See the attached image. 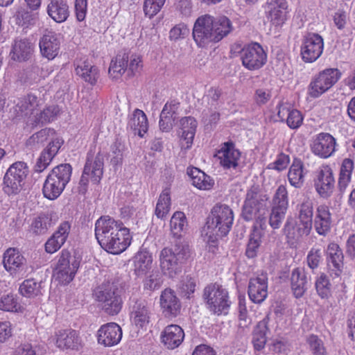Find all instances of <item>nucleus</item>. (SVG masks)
<instances>
[{
    "label": "nucleus",
    "instance_id": "nucleus-1",
    "mask_svg": "<svg viewBox=\"0 0 355 355\" xmlns=\"http://www.w3.org/2000/svg\"><path fill=\"white\" fill-rule=\"evenodd\" d=\"M95 236L103 249L114 254L125 250L132 240L129 229L109 216H101L96 221Z\"/></svg>",
    "mask_w": 355,
    "mask_h": 355
},
{
    "label": "nucleus",
    "instance_id": "nucleus-2",
    "mask_svg": "<svg viewBox=\"0 0 355 355\" xmlns=\"http://www.w3.org/2000/svg\"><path fill=\"white\" fill-rule=\"evenodd\" d=\"M230 20L225 17L214 18L206 14L196 20L193 28V38L199 47H205L216 43L232 31Z\"/></svg>",
    "mask_w": 355,
    "mask_h": 355
},
{
    "label": "nucleus",
    "instance_id": "nucleus-3",
    "mask_svg": "<svg viewBox=\"0 0 355 355\" xmlns=\"http://www.w3.org/2000/svg\"><path fill=\"white\" fill-rule=\"evenodd\" d=\"M234 214L226 205H215L203 230L204 240L214 245L219 238L226 236L233 224Z\"/></svg>",
    "mask_w": 355,
    "mask_h": 355
},
{
    "label": "nucleus",
    "instance_id": "nucleus-4",
    "mask_svg": "<svg viewBox=\"0 0 355 355\" xmlns=\"http://www.w3.org/2000/svg\"><path fill=\"white\" fill-rule=\"evenodd\" d=\"M313 216V203L307 200L300 205L298 220L291 216L287 218L283 232L289 243H297L310 234L312 230Z\"/></svg>",
    "mask_w": 355,
    "mask_h": 355
},
{
    "label": "nucleus",
    "instance_id": "nucleus-5",
    "mask_svg": "<svg viewBox=\"0 0 355 355\" xmlns=\"http://www.w3.org/2000/svg\"><path fill=\"white\" fill-rule=\"evenodd\" d=\"M189 257V246L184 241H178L171 247L164 248L159 255L162 273L169 277H174L181 272L182 263Z\"/></svg>",
    "mask_w": 355,
    "mask_h": 355
},
{
    "label": "nucleus",
    "instance_id": "nucleus-6",
    "mask_svg": "<svg viewBox=\"0 0 355 355\" xmlns=\"http://www.w3.org/2000/svg\"><path fill=\"white\" fill-rule=\"evenodd\" d=\"M72 168L62 164L53 168L46 177L43 186L44 196L49 200L58 198L71 179Z\"/></svg>",
    "mask_w": 355,
    "mask_h": 355
},
{
    "label": "nucleus",
    "instance_id": "nucleus-7",
    "mask_svg": "<svg viewBox=\"0 0 355 355\" xmlns=\"http://www.w3.org/2000/svg\"><path fill=\"white\" fill-rule=\"evenodd\" d=\"M94 297L102 309L109 315L117 314L122 306L121 291L114 282H106L94 291Z\"/></svg>",
    "mask_w": 355,
    "mask_h": 355
},
{
    "label": "nucleus",
    "instance_id": "nucleus-8",
    "mask_svg": "<svg viewBox=\"0 0 355 355\" xmlns=\"http://www.w3.org/2000/svg\"><path fill=\"white\" fill-rule=\"evenodd\" d=\"M203 300L207 309L213 314H227L230 309L227 291L217 284H211L204 288Z\"/></svg>",
    "mask_w": 355,
    "mask_h": 355
},
{
    "label": "nucleus",
    "instance_id": "nucleus-9",
    "mask_svg": "<svg viewBox=\"0 0 355 355\" xmlns=\"http://www.w3.org/2000/svg\"><path fill=\"white\" fill-rule=\"evenodd\" d=\"M337 68H327L313 76L307 87V94L312 98H318L327 92L341 78Z\"/></svg>",
    "mask_w": 355,
    "mask_h": 355
},
{
    "label": "nucleus",
    "instance_id": "nucleus-10",
    "mask_svg": "<svg viewBox=\"0 0 355 355\" xmlns=\"http://www.w3.org/2000/svg\"><path fill=\"white\" fill-rule=\"evenodd\" d=\"M266 196L257 187H252L247 191L242 208V216L246 221L262 220L266 212Z\"/></svg>",
    "mask_w": 355,
    "mask_h": 355
},
{
    "label": "nucleus",
    "instance_id": "nucleus-11",
    "mask_svg": "<svg viewBox=\"0 0 355 355\" xmlns=\"http://www.w3.org/2000/svg\"><path fill=\"white\" fill-rule=\"evenodd\" d=\"M80 262L79 257L71 256L68 251L62 250L53 270V278L60 284H69L75 277Z\"/></svg>",
    "mask_w": 355,
    "mask_h": 355
},
{
    "label": "nucleus",
    "instance_id": "nucleus-12",
    "mask_svg": "<svg viewBox=\"0 0 355 355\" xmlns=\"http://www.w3.org/2000/svg\"><path fill=\"white\" fill-rule=\"evenodd\" d=\"M104 157L98 153L95 157L88 154L84 170L78 187V192L85 194L89 181L98 184L103 174Z\"/></svg>",
    "mask_w": 355,
    "mask_h": 355
},
{
    "label": "nucleus",
    "instance_id": "nucleus-13",
    "mask_svg": "<svg viewBox=\"0 0 355 355\" xmlns=\"http://www.w3.org/2000/svg\"><path fill=\"white\" fill-rule=\"evenodd\" d=\"M28 167L24 162L13 163L7 170L3 178V190L8 195L19 193L28 174Z\"/></svg>",
    "mask_w": 355,
    "mask_h": 355
},
{
    "label": "nucleus",
    "instance_id": "nucleus-14",
    "mask_svg": "<svg viewBox=\"0 0 355 355\" xmlns=\"http://www.w3.org/2000/svg\"><path fill=\"white\" fill-rule=\"evenodd\" d=\"M241 59L244 67L254 71L266 63L267 54L259 44L254 42L245 46L241 50Z\"/></svg>",
    "mask_w": 355,
    "mask_h": 355
},
{
    "label": "nucleus",
    "instance_id": "nucleus-15",
    "mask_svg": "<svg viewBox=\"0 0 355 355\" xmlns=\"http://www.w3.org/2000/svg\"><path fill=\"white\" fill-rule=\"evenodd\" d=\"M324 41L322 36L315 33H306L302 39L301 55L305 62H313L323 52Z\"/></svg>",
    "mask_w": 355,
    "mask_h": 355
},
{
    "label": "nucleus",
    "instance_id": "nucleus-16",
    "mask_svg": "<svg viewBox=\"0 0 355 355\" xmlns=\"http://www.w3.org/2000/svg\"><path fill=\"white\" fill-rule=\"evenodd\" d=\"M2 263L5 270L12 277L23 276L26 272V260L16 248H10L5 251Z\"/></svg>",
    "mask_w": 355,
    "mask_h": 355
},
{
    "label": "nucleus",
    "instance_id": "nucleus-17",
    "mask_svg": "<svg viewBox=\"0 0 355 355\" xmlns=\"http://www.w3.org/2000/svg\"><path fill=\"white\" fill-rule=\"evenodd\" d=\"M313 182L315 189L321 198H327L333 193L335 178L333 171L329 166H322L318 169Z\"/></svg>",
    "mask_w": 355,
    "mask_h": 355
},
{
    "label": "nucleus",
    "instance_id": "nucleus-18",
    "mask_svg": "<svg viewBox=\"0 0 355 355\" xmlns=\"http://www.w3.org/2000/svg\"><path fill=\"white\" fill-rule=\"evenodd\" d=\"M336 139L329 133L320 132L315 135L311 144L312 153L322 159H327L335 153Z\"/></svg>",
    "mask_w": 355,
    "mask_h": 355
},
{
    "label": "nucleus",
    "instance_id": "nucleus-19",
    "mask_svg": "<svg viewBox=\"0 0 355 355\" xmlns=\"http://www.w3.org/2000/svg\"><path fill=\"white\" fill-rule=\"evenodd\" d=\"M265 13L268 20L274 26H282L288 17V5L286 0H267Z\"/></svg>",
    "mask_w": 355,
    "mask_h": 355
},
{
    "label": "nucleus",
    "instance_id": "nucleus-20",
    "mask_svg": "<svg viewBox=\"0 0 355 355\" xmlns=\"http://www.w3.org/2000/svg\"><path fill=\"white\" fill-rule=\"evenodd\" d=\"M152 315L150 304L145 300H138L131 306L130 318L132 324L137 329H146Z\"/></svg>",
    "mask_w": 355,
    "mask_h": 355
},
{
    "label": "nucleus",
    "instance_id": "nucleus-21",
    "mask_svg": "<svg viewBox=\"0 0 355 355\" xmlns=\"http://www.w3.org/2000/svg\"><path fill=\"white\" fill-rule=\"evenodd\" d=\"M43 104L44 101L41 98L33 94H28L18 100L15 112L19 116L28 117L32 123Z\"/></svg>",
    "mask_w": 355,
    "mask_h": 355
},
{
    "label": "nucleus",
    "instance_id": "nucleus-22",
    "mask_svg": "<svg viewBox=\"0 0 355 355\" xmlns=\"http://www.w3.org/2000/svg\"><path fill=\"white\" fill-rule=\"evenodd\" d=\"M122 335V329L119 324L109 322L102 325L97 331V342L104 347H113L119 343Z\"/></svg>",
    "mask_w": 355,
    "mask_h": 355
},
{
    "label": "nucleus",
    "instance_id": "nucleus-23",
    "mask_svg": "<svg viewBox=\"0 0 355 355\" xmlns=\"http://www.w3.org/2000/svg\"><path fill=\"white\" fill-rule=\"evenodd\" d=\"M248 295L254 303H261L266 300L268 295V277L266 273H261L250 279Z\"/></svg>",
    "mask_w": 355,
    "mask_h": 355
},
{
    "label": "nucleus",
    "instance_id": "nucleus-24",
    "mask_svg": "<svg viewBox=\"0 0 355 355\" xmlns=\"http://www.w3.org/2000/svg\"><path fill=\"white\" fill-rule=\"evenodd\" d=\"M277 116L281 121H286L291 129H297L301 126L303 122L302 113L292 107L291 105L286 102H281L277 105Z\"/></svg>",
    "mask_w": 355,
    "mask_h": 355
},
{
    "label": "nucleus",
    "instance_id": "nucleus-25",
    "mask_svg": "<svg viewBox=\"0 0 355 355\" xmlns=\"http://www.w3.org/2000/svg\"><path fill=\"white\" fill-rule=\"evenodd\" d=\"M71 230V225L68 221L61 223L58 230L47 240L45 243L46 252L53 254L57 252L66 242Z\"/></svg>",
    "mask_w": 355,
    "mask_h": 355
},
{
    "label": "nucleus",
    "instance_id": "nucleus-26",
    "mask_svg": "<svg viewBox=\"0 0 355 355\" xmlns=\"http://www.w3.org/2000/svg\"><path fill=\"white\" fill-rule=\"evenodd\" d=\"M332 219L330 209L325 204L317 207L313 225L316 232L322 236H325L331 230Z\"/></svg>",
    "mask_w": 355,
    "mask_h": 355
},
{
    "label": "nucleus",
    "instance_id": "nucleus-27",
    "mask_svg": "<svg viewBox=\"0 0 355 355\" xmlns=\"http://www.w3.org/2000/svg\"><path fill=\"white\" fill-rule=\"evenodd\" d=\"M327 261L329 270L331 275L338 277L343 267V254L339 245L331 243L327 248Z\"/></svg>",
    "mask_w": 355,
    "mask_h": 355
},
{
    "label": "nucleus",
    "instance_id": "nucleus-28",
    "mask_svg": "<svg viewBox=\"0 0 355 355\" xmlns=\"http://www.w3.org/2000/svg\"><path fill=\"white\" fill-rule=\"evenodd\" d=\"M53 340L56 346L62 349H78L81 345V339L78 333L72 329H61L55 333Z\"/></svg>",
    "mask_w": 355,
    "mask_h": 355
},
{
    "label": "nucleus",
    "instance_id": "nucleus-29",
    "mask_svg": "<svg viewBox=\"0 0 355 355\" xmlns=\"http://www.w3.org/2000/svg\"><path fill=\"white\" fill-rule=\"evenodd\" d=\"M310 278L302 268H294L291 275V287L294 296L300 298L304 295L310 286Z\"/></svg>",
    "mask_w": 355,
    "mask_h": 355
},
{
    "label": "nucleus",
    "instance_id": "nucleus-30",
    "mask_svg": "<svg viewBox=\"0 0 355 355\" xmlns=\"http://www.w3.org/2000/svg\"><path fill=\"white\" fill-rule=\"evenodd\" d=\"M217 156L220 165L225 169L236 168L241 156L240 152L234 148L232 143H225Z\"/></svg>",
    "mask_w": 355,
    "mask_h": 355
},
{
    "label": "nucleus",
    "instance_id": "nucleus-31",
    "mask_svg": "<svg viewBox=\"0 0 355 355\" xmlns=\"http://www.w3.org/2000/svg\"><path fill=\"white\" fill-rule=\"evenodd\" d=\"M60 40L57 34L52 31L45 33L40 41L42 55L48 60H53L58 54Z\"/></svg>",
    "mask_w": 355,
    "mask_h": 355
},
{
    "label": "nucleus",
    "instance_id": "nucleus-32",
    "mask_svg": "<svg viewBox=\"0 0 355 355\" xmlns=\"http://www.w3.org/2000/svg\"><path fill=\"white\" fill-rule=\"evenodd\" d=\"M160 306L166 316H176L181 307L175 292L170 288H166L162 292Z\"/></svg>",
    "mask_w": 355,
    "mask_h": 355
},
{
    "label": "nucleus",
    "instance_id": "nucleus-33",
    "mask_svg": "<svg viewBox=\"0 0 355 355\" xmlns=\"http://www.w3.org/2000/svg\"><path fill=\"white\" fill-rule=\"evenodd\" d=\"M162 340L168 349L178 347L183 341L184 333L183 329L177 324L167 326L162 333Z\"/></svg>",
    "mask_w": 355,
    "mask_h": 355
},
{
    "label": "nucleus",
    "instance_id": "nucleus-34",
    "mask_svg": "<svg viewBox=\"0 0 355 355\" xmlns=\"http://www.w3.org/2000/svg\"><path fill=\"white\" fill-rule=\"evenodd\" d=\"M46 12L57 23L65 21L70 13L66 0H49L46 6Z\"/></svg>",
    "mask_w": 355,
    "mask_h": 355
},
{
    "label": "nucleus",
    "instance_id": "nucleus-35",
    "mask_svg": "<svg viewBox=\"0 0 355 355\" xmlns=\"http://www.w3.org/2000/svg\"><path fill=\"white\" fill-rule=\"evenodd\" d=\"M181 146L184 149L189 148L192 144L197 128V121L193 117L187 116L180 120Z\"/></svg>",
    "mask_w": 355,
    "mask_h": 355
},
{
    "label": "nucleus",
    "instance_id": "nucleus-36",
    "mask_svg": "<svg viewBox=\"0 0 355 355\" xmlns=\"http://www.w3.org/2000/svg\"><path fill=\"white\" fill-rule=\"evenodd\" d=\"M76 65V73L79 77L92 85L96 83L99 76L98 70L88 60H77Z\"/></svg>",
    "mask_w": 355,
    "mask_h": 355
},
{
    "label": "nucleus",
    "instance_id": "nucleus-37",
    "mask_svg": "<svg viewBox=\"0 0 355 355\" xmlns=\"http://www.w3.org/2000/svg\"><path fill=\"white\" fill-rule=\"evenodd\" d=\"M128 128L135 135L143 137L148 129V123L146 114L139 109H135L130 116Z\"/></svg>",
    "mask_w": 355,
    "mask_h": 355
},
{
    "label": "nucleus",
    "instance_id": "nucleus-38",
    "mask_svg": "<svg viewBox=\"0 0 355 355\" xmlns=\"http://www.w3.org/2000/svg\"><path fill=\"white\" fill-rule=\"evenodd\" d=\"M33 52V45L27 40H17L12 46L10 55L13 60L22 62L28 60Z\"/></svg>",
    "mask_w": 355,
    "mask_h": 355
},
{
    "label": "nucleus",
    "instance_id": "nucleus-39",
    "mask_svg": "<svg viewBox=\"0 0 355 355\" xmlns=\"http://www.w3.org/2000/svg\"><path fill=\"white\" fill-rule=\"evenodd\" d=\"M306 173L304 171V164L302 160L294 159L288 172L290 184L295 188H300L304 184Z\"/></svg>",
    "mask_w": 355,
    "mask_h": 355
},
{
    "label": "nucleus",
    "instance_id": "nucleus-40",
    "mask_svg": "<svg viewBox=\"0 0 355 355\" xmlns=\"http://www.w3.org/2000/svg\"><path fill=\"white\" fill-rule=\"evenodd\" d=\"M268 322V319L265 318L259 321L254 329L252 333V343L256 350H261L266 344L267 334L269 331Z\"/></svg>",
    "mask_w": 355,
    "mask_h": 355
},
{
    "label": "nucleus",
    "instance_id": "nucleus-41",
    "mask_svg": "<svg viewBox=\"0 0 355 355\" xmlns=\"http://www.w3.org/2000/svg\"><path fill=\"white\" fill-rule=\"evenodd\" d=\"M187 173L191 178L192 184L199 189L209 190L214 184L211 177L197 168L188 169Z\"/></svg>",
    "mask_w": 355,
    "mask_h": 355
},
{
    "label": "nucleus",
    "instance_id": "nucleus-42",
    "mask_svg": "<svg viewBox=\"0 0 355 355\" xmlns=\"http://www.w3.org/2000/svg\"><path fill=\"white\" fill-rule=\"evenodd\" d=\"M134 261L135 273L137 275H143L152 268L153 254L146 250L140 251L135 255Z\"/></svg>",
    "mask_w": 355,
    "mask_h": 355
},
{
    "label": "nucleus",
    "instance_id": "nucleus-43",
    "mask_svg": "<svg viewBox=\"0 0 355 355\" xmlns=\"http://www.w3.org/2000/svg\"><path fill=\"white\" fill-rule=\"evenodd\" d=\"M171 200L168 188H165L160 193L156 205L155 214L158 218H166L171 210Z\"/></svg>",
    "mask_w": 355,
    "mask_h": 355
},
{
    "label": "nucleus",
    "instance_id": "nucleus-44",
    "mask_svg": "<svg viewBox=\"0 0 355 355\" xmlns=\"http://www.w3.org/2000/svg\"><path fill=\"white\" fill-rule=\"evenodd\" d=\"M354 169V162L349 158L343 159L338 182V187L340 191H344L351 180L352 173Z\"/></svg>",
    "mask_w": 355,
    "mask_h": 355
},
{
    "label": "nucleus",
    "instance_id": "nucleus-45",
    "mask_svg": "<svg viewBox=\"0 0 355 355\" xmlns=\"http://www.w3.org/2000/svg\"><path fill=\"white\" fill-rule=\"evenodd\" d=\"M59 112L60 109L56 105L48 106L42 110L40 108V111L35 115L31 124L37 125L49 123L55 119Z\"/></svg>",
    "mask_w": 355,
    "mask_h": 355
},
{
    "label": "nucleus",
    "instance_id": "nucleus-46",
    "mask_svg": "<svg viewBox=\"0 0 355 355\" xmlns=\"http://www.w3.org/2000/svg\"><path fill=\"white\" fill-rule=\"evenodd\" d=\"M187 225V218L182 211H176L173 214L170 220L171 233L175 236H180L186 230Z\"/></svg>",
    "mask_w": 355,
    "mask_h": 355
},
{
    "label": "nucleus",
    "instance_id": "nucleus-47",
    "mask_svg": "<svg viewBox=\"0 0 355 355\" xmlns=\"http://www.w3.org/2000/svg\"><path fill=\"white\" fill-rule=\"evenodd\" d=\"M128 57L125 54L118 55L114 60H112L109 74L114 78L121 76L128 69Z\"/></svg>",
    "mask_w": 355,
    "mask_h": 355
},
{
    "label": "nucleus",
    "instance_id": "nucleus-48",
    "mask_svg": "<svg viewBox=\"0 0 355 355\" xmlns=\"http://www.w3.org/2000/svg\"><path fill=\"white\" fill-rule=\"evenodd\" d=\"M262 231L254 229L249 239L245 254L249 258L257 256L259 246L261 243Z\"/></svg>",
    "mask_w": 355,
    "mask_h": 355
},
{
    "label": "nucleus",
    "instance_id": "nucleus-49",
    "mask_svg": "<svg viewBox=\"0 0 355 355\" xmlns=\"http://www.w3.org/2000/svg\"><path fill=\"white\" fill-rule=\"evenodd\" d=\"M51 221L52 220L50 216L46 214H41L32 222L31 230L36 234H44L52 225Z\"/></svg>",
    "mask_w": 355,
    "mask_h": 355
},
{
    "label": "nucleus",
    "instance_id": "nucleus-50",
    "mask_svg": "<svg viewBox=\"0 0 355 355\" xmlns=\"http://www.w3.org/2000/svg\"><path fill=\"white\" fill-rule=\"evenodd\" d=\"M40 284L33 279L24 280L20 285L19 291L21 295L26 297L37 296L40 293Z\"/></svg>",
    "mask_w": 355,
    "mask_h": 355
},
{
    "label": "nucleus",
    "instance_id": "nucleus-51",
    "mask_svg": "<svg viewBox=\"0 0 355 355\" xmlns=\"http://www.w3.org/2000/svg\"><path fill=\"white\" fill-rule=\"evenodd\" d=\"M166 0H144L143 10L146 17L153 18L164 7Z\"/></svg>",
    "mask_w": 355,
    "mask_h": 355
},
{
    "label": "nucleus",
    "instance_id": "nucleus-52",
    "mask_svg": "<svg viewBox=\"0 0 355 355\" xmlns=\"http://www.w3.org/2000/svg\"><path fill=\"white\" fill-rule=\"evenodd\" d=\"M20 309L17 298L13 294L4 295L0 298V310L17 312Z\"/></svg>",
    "mask_w": 355,
    "mask_h": 355
},
{
    "label": "nucleus",
    "instance_id": "nucleus-53",
    "mask_svg": "<svg viewBox=\"0 0 355 355\" xmlns=\"http://www.w3.org/2000/svg\"><path fill=\"white\" fill-rule=\"evenodd\" d=\"M316 291L322 298L329 296L331 291V284L327 276L321 273L316 279L315 283Z\"/></svg>",
    "mask_w": 355,
    "mask_h": 355
},
{
    "label": "nucleus",
    "instance_id": "nucleus-54",
    "mask_svg": "<svg viewBox=\"0 0 355 355\" xmlns=\"http://www.w3.org/2000/svg\"><path fill=\"white\" fill-rule=\"evenodd\" d=\"M286 211L287 208L284 207L273 206L269 218L270 225L273 229H278L280 227L282 220L285 218Z\"/></svg>",
    "mask_w": 355,
    "mask_h": 355
},
{
    "label": "nucleus",
    "instance_id": "nucleus-55",
    "mask_svg": "<svg viewBox=\"0 0 355 355\" xmlns=\"http://www.w3.org/2000/svg\"><path fill=\"white\" fill-rule=\"evenodd\" d=\"M162 279L158 271L153 272L144 282V288L150 291L159 289L162 284Z\"/></svg>",
    "mask_w": 355,
    "mask_h": 355
},
{
    "label": "nucleus",
    "instance_id": "nucleus-56",
    "mask_svg": "<svg viewBox=\"0 0 355 355\" xmlns=\"http://www.w3.org/2000/svg\"><path fill=\"white\" fill-rule=\"evenodd\" d=\"M54 131L51 129H42L37 133L33 135L28 140V145L42 144L46 141L49 137L54 134Z\"/></svg>",
    "mask_w": 355,
    "mask_h": 355
},
{
    "label": "nucleus",
    "instance_id": "nucleus-57",
    "mask_svg": "<svg viewBox=\"0 0 355 355\" xmlns=\"http://www.w3.org/2000/svg\"><path fill=\"white\" fill-rule=\"evenodd\" d=\"M322 259V252L320 248H312L308 252L306 262L311 269L317 268Z\"/></svg>",
    "mask_w": 355,
    "mask_h": 355
},
{
    "label": "nucleus",
    "instance_id": "nucleus-58",
    "mask_svg": "<svg viewBox=\"0 0 355 355\" xmlns=\"http://www.w3.org/2000/svg\"><path fill=\"white\" fill-rule=\"evenodd\" d=\"M273 202L275 206L288 208V193L284 186L280 185L277 188L273 198Z\"/></svg>",
    "mask_w": 355,
    "mask_h": 355
},
{
    "label": "nucleus",
    "instance_id": "nucleus-59",
    "mask_svg": "<svg viewBox=\"0 0 355 355\" xmlns=\"http://www.w3.org/2000/svg\"><path fill=\"white\" fill-rule=\"evenodd\" d=\"M189 33V29L185 24H179L175 26L169 33V37L171 40H178L184 38Z\"/></svg>",
    "mask_w": 355,
    "mask_h": 355
},
{
    "label": "nucleus",
    "instance_id": "nucleus-60",
    "mask_svg": "<svg viewBox=\"0 0 355 355\" xmlns=\"http://www.w3.org/2000/svg\"><path fill=\"white\" fill-rule=\"evenodd\" d=\"M272 96L271 91L267 88L257 89L254 94V101L258 105L266 104Z\"/></svg>",
    "mask_w": 355,
    "mask_h": 355
},
{
    "label": "nucleus",
    "instance_id": "nucleus-61",
    "mask_svg": "<svg viewBox=\"0 0 355 355\" xmlns=\"http://www.w3.org/2000/svg\"><path fill=\"white\" fill-rule=\"evenodd\" d=\"M196 281L191 277H186L181 283L180 287L182 293L187 298L190 297V295L193 294L196 290Z\"/></svg>",
    "mask_w": 355,
    "mask_h": 355
},
{
    "label": "nucleus",
    "instance_id": "nucleus-62",
    "mask_svg": "<svg viewBox=\"0 0 355 355\" xmlns=\"http://www.w3.org/2000/svg\"><path fill=\"white\" fill-rule=\"evenodd\" d=\"M290 162V157L288 155L281 153L277 155L275 161L270 163L268 166L269 168L275 169L281 171L286 168Z\"/></svg>",
    "mask_w": 355,
    "mask_h": 355
},
{
    "label": "nucleus",
    "instance_id": "nucleus-63",
    "mask_svg": "<svg viewBox=\"0 0 355 355\" xmlns=\"http://www.w3.org/2000/svg\"><path fill=\"white\" fill-rule=\"evenodd\" d=\"M74 9L77 20L83 21L87 12V0H75Z\"/></svg>",
    "mask_w": 355,
    "mask_h": 355
},
{
    "label": "nucleus",
    "instance_id": "nucleus-64",
    "mask_svg": "<svg viewBox=\"0 0 355 355\" xmlns=\"http://www.w3.org/2000/svg\"><path fill=\"white\" fill-rule=\"evenodd\" d=\"M52 159L53 158L48 155L47 153L42 151L35 164L34 168L35 171L37 173H42L44 171L50 164Z\"/></svg>",
    "mask_w": 355,
    "mask_h": 355
}]
</instances>
